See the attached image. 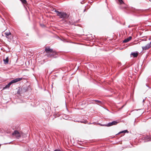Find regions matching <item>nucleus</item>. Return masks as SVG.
Listing matches in <instances>:
<instances>
[{
    "mask_svg": "<svg viewBox=\"0 0 151 151\" xmlns=\"http://www.w3.org/2000/svg\"><path fill=\"white\" fill-rule=\"evenodd\" d=\"M132 38V37H131L130 36L128 37V38L125 39L123 42L125 43L127 42H129V41H130Z\"/></svg>",
    "mask_w": 151,
    "mask_h": 151,
    "instance_id": "6e6552de",
    "label": "nucleus"
},
{
    "mask_svg": "<svg viewBox=\"0 0 151 151\" xmlns=\"http://www.w3.org/2000/svg\"><path fill=\"white\" fill-rule=\"evenodd\" d=\"M55 12L57 14V15L60 18H66L68 17V15L65 13L60 12L57 11Z\"/></svg>",
    "mask_w": 151,
    "mask_h": 151,
    "instance_id": "f03ea898",
    "label": "nucleus"
},
{
    "mask_svg": "<svg viewBox=\"0 0 151 151\" xmlns=\"http://www.w3.org/2000/svg\"><path fill=\"white\" fill-rule=\"evenodd\" d=\"M54 151H60V150H54Z\"/></svg>",
    "mask_w": 151,
    "mask_h": 151,
    "instance_id": "2eb2a0df",
    "label": "nucleus"
},
{
    "mask_svg": "<svg viewBox=\"0 0 151 151\" xmlns=\"http://www.w3.org/2000/svg\"><path fill=\"white\" fill-rule=\"evenodd\" d=\"M22 2L24 3H25L26 2V1L25 0H22Z\"/></svg>",
    "mask_w": 151,
    "mask_h": 151,
    "instance_id": "4468645a",
    "label": "nucleus"
},
{
    "mask_svg": "<svg viewBox=\"0 0 151 151\" xmlns=\"http://www.w3.org/2000/svg\"><path fill=\"white\" fill-rule=\"evenodd\" d=\"M22 79V78H16L14 79L12 81L10 82L4 88V89H5L8 88H9L10 86V85L12 83H15L16 82H17L19 81H20Z\"/></svg>",
    "mask_w": 151,
    "mask_h": 151,
    "instance_id": "f257e3e1",
    "label": "nucleus"
},
{
    "mask_svg": "<svg viewBox=\"0 0 151 151\" xmlns=\"http://www.w3.org/2000/svg\"><path fill=\"white\" fill-rule=\"evenodd\" d=\"M45 51L47 52V53L49 54V55L50 54L51 52H53V53H54L55 54L56 53V52L53 51L52 49H50L49 47H47L45 49Z\"/></svg>",
    "mask_w": 151,
    "mask_h": 151,
    "instance_id": "20e7f679",
    "label": "nucleus"
},
{
    "mask_svg": "<svg viewBox=\"0 0 151 151\" xmlns=\"http://www.w3.org/2000/svg\"><path fill=\"white\" fill-rule=\"evenodd\" d=\"M131 55L133 56L134 57H136L137 56L138 53L137 52H132L131 53Z\"/></svg>",
    "mask_w": 151,
    "mask_h": 151,
    "instance_id": "1a4fd4ad",
    "label": "nucleus"
},
{
    "mask_svg": "<svg viewBox=\"0 0 151 151\" xmlns=\"http://www.w3.org/2000/svg\"><path fill=\"white\" fill-rule=\"evenodd\" d=\"M5 34L7 36L6 38L8 39H9V38L8 36L11 34V32H5Z\"/></svg>",
    "mask_w": 151,
    "mask_h": 151,
    "instance_id": "9d476101",
    "label": "nucleus"
},
{
    "mask_svg": "<svg viewBox=\"0 0 151 151\" xmlns=\"http://www.w3.org/2000/svg\"><path fill=\"white\" fill-rule=\"evenodd\" d=\"M118 1L119 3H120V4H122L124 3L122 0H118Z\"/></svg>",
    "mask_w": 151,
    "mask_h": 151,
    "instance_id": "ddd939ff",
    "label": "nucleus"
},
{
    "mask_svg": "<svg viewBox=\"0 0 151 151\" xmlns=\"http://www.w3.org/2000/svg\"><path fill=\"white\" fill-rule=\"evenodd\" d=\"M151 46V42L147 44L145 47H142L143 50H146L149 49Z\"/></svg>",
    "mask_w": 151,
    "mask_h": 151,
    "instance_id": "423d86ee",
    "label": "nucleus"
},
{
    "mask_svg": "<svg viewBox=\"0 0 151 151\" xmlns=\"http://www.w3.org/2000/svg\"><path fill=\"white\" fill-rule=\"evenodd\" d=\"M56 52L55 54L53 53V52H51L50 55H48V56L50 57H56V56H55V55L56 54Z\"/></svg>",
    "mask_w": 151,
    "mask_h": 151,
    "instance_id": "9b49d317",
    "label": "nucleus"
},
{
    "mask_svg": "<svg viewBox=\"0 0 151 151\" xmlns=\"http://www.w3.org/2000/svg\"><path fill=\"white\" fill-rule=\"evenodd\" d=\"M9 60V57H7L5 59L4 58L3 60L4 63L5 64H7L8 63Z\"/></svg>",
    "mask_w": 151,
    "mask_h": 151,
    "instance_id": "0eeeda50",
    "label": "nucleus"
},
{
    "mask_svg": "<svg viewBox=\"0 0 151 151\" xmlns=\"http://www.w3.org/2000/svg\"><path fill=\"white\" fill-rule=\"evenodd\" d=\"M119 122H117V121H113L111 122H110L108 123L105 126L109 127L113 125H115L117 124Z\"/></svg>",
    "mask_w": 151,
    "mask_h": 151,
    "instance_id": "39448f33",
    "label": "nucleus"
},
{
    "mask_svg": "<svg viewBox=\"0 0 151 151\" xmlns=\"http://www.w3.org/2000/svg\"><path fill=\"white\" fill-rule=\"evenodd\" d=\"M128 131L127 130H124V131H121V132H119V133H118V134H120V133H125V132H127Z\"/></svg>",
    "mask_w": 151,
    "mask_h": 151,
    "instance_id": "f8f14e48",
    "label": "nucleus"
},
{
    "mask_svg": "<svg viewBox=\"0 0 151 151\" xmlns=\"http://www.w3.org/2000/svg\"><path fill=\"white\" fill-rule=\"evenodd\" d=\"M12 135L15 136L17 138H19L22 136L23 137H25L24 136V134L22 132H19L17 131H15L12 133Z\"/></svg>",
    "mask_w": 151,
    "mask_h": 151,
    "instance_id": "7ed1b4c3",
    "label": "nucleus"
}]
</instances>
